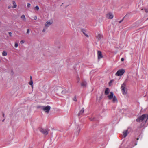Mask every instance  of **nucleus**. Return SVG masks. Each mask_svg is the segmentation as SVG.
Here are the masks:
<instances>
[{
	"label": "nucleus",
	"mask_w": 148,
	"mask_h": 148,
	"mask_svg": "<svg viewBox=\"0 0 148 148\" xmlns=\"http://www.w3.org/2000/svg\"><path fill=\"white\" fill-rule=\"evenodd\" d=\"M148 119V115L147 114H144L137 119L136 120L138 122L143 121L145 122L147 121Z\"/></svg>",
	"instance_id": "1"
},
{
	"label": "nucleus",
	"mask_w": 148,
	"mask_h": 148,
	"mask_svg": "<svg viewBox=\"0 0 148 148\" xmlns=\"http://www.w3.org/2000/svg\"><path fill=\"white\" fill-rule=\"evenodd\" d=\"M40 108L42 110L47 113L49 112L51 108V107L49 106H41Z\"/></svg>",
	"instance_id": "2"
},
{
	"label": "nucleus",
	"mask_w": 148,
	"mask_h": 148,
	"mask_svg": "<svg viewBox=\"0 0 148 148\" xmlns=\"http://www.w3.org/2000/svg\"><path fill=\"white\" fill-rule=\"evenodd\" d=\"M125 73V70L123 69H121L118 70L115 74V75L116 76H121Z\"/></svg>",
	"instance_id": "3"
},
{
	"label": "nucleus",
	"mask_w": 148,
	"mask_h": 148,
	"mask_svg": "<svg viewBox=\"0 0 148 148\" xmlns=\"http://www.w3.org/2000/svg\"><path fill=\"white\" fill-rule=\"evenodd\" d=\"M121 88L123 94L124 95L126 94L127 93V90L125 88V83H123L122 84Z\"/></svg>",
	"instance_id": "4"
},
{
	"label": "nucleus",
	"mask_w": 148,
	"mask_h": 148,
	"mask_svg": "<svg viewBox=\"0 0 148 148\" xmlns=\"http://www.w3.org/2000/svg\"><path fill=\"white\" fill-rule=\"evenodd\" d=\"M53 21L52 20H48L47 21L46 23L45 24V27L47 28L51 25Z\"/></svg>",
	"instance_id": "5"
},
{
	"label": "nucleus",
	"mask_w": 148,
	"mask_h": 148,
	"mask_svg": "<svg viewBox=\"0 0 148 148\" xmlns=\"http://www.w3.org/2000/svg\"><path fill=\"white\" fill-rule=\"evenodd\" d=\"M106 17L109 19H112L113 18V15L111 13H109L106 15Z\"/></svg>",
	"instance_id": "6"
},
{
	"label": "nucleus",
	"mask_w": 148,
	"mask_h": 148,
	"mask_svg": "<svg viewBox=\"0 0 148 148\" xmlns=\"http://www.w3.org/2000/svg\"><path fill=\"white\" fill-rule=\"evenodd\" d=\"M40 131L45 135H47L48 133L47 130L46 129L41 128L40 129Z\"/></svg>",
	"instance_id": "7"
},
{
	"label": "nucleus",
	"mask_w": 148,
	"mask_h": 148,
	"mask_svg": "<svg viewBox=\"0 0 148 148\" xmlns=\"http://www.w3.org/2000/svg\"><path fill=\"white\" fill-rule=\"evenodd\" d=\"M108 97L109 100L112 99L114 97L113 93L112 92H110V94L109 95Z\"/></svg>",
	"instance_id": "8"
},
{
	"label": "nucleus",
	"mask_w": 148,
	"mask_h": 148,
	"mask_svg": "<svg viewBox=\"0 0 148 148\" xmlns=\"http://www.w3.org/2000/svg\"><path fill=\"white\" fill-rule=\"evenodd\" d=\"M97 55L98 59H101L103 57L101 52L100 51H97Z\"/></svg>",
	"instance_id": "9"
},
{
	"label": "nucleus",
	"mask_w": 148,
	"mask_h": 148,
	"mask_svg": "<svg viewBox=\"0 0 148 148\" xmlns=\"http://www.w3.org/2000/svg\"><path fill=\"white\" fill-rule=\"evenodd\" d=\"M81 85V86L83 87H85L87 85V83L86 81L84 80L82 81Z\"/></svg>",
	"instance_id": "10"
},
{
	"label": "nucleus",
	"mask_w": 148,
	"mask_h": 148,
	"mask_svg": "<svg viewBox=\"0 0 148 148\" xmlns=\"http://www.w3.org/2000/svg\"><path fill=\"white\" fill-rule=\"evenodd\" d=\"M129 132H128V130H125L123 132V137L125 138L127 136V134L129 133Z\"/></svg>",
	"instance_id": "11"
},
{
	"label": "nucleus",
	"mask_w": 148,
	"mask_h": 148,
	"mask_svg": "<svg viewBox=\"0 0 148 148\" xmlns=\"http://www.w3.org/2000/svg\"><path fill=\"white\" fill-rule=\"evenodd\" d=\"M112 99H113L112 100V101L113 103H116L118 102V100H117V98L115 96H114Z\"/></svg>",
	"instance_id": "12"
},
{
	"label": "nucleus",
	"mask_w": 148,
	"mask_h": 148,
	"mask_svg": "<svg viewBox=\"0 0 148 148\" xmlns=\"http://www.w3.org/2000/svg\"><path fill=\"white\" fill-rule=\"evenodd\" d=\"M82 31L86 37H89L88 35L86 33V30L82 29Z\"/></svg>",
	"instance_id": "13"
},
{
	"label": "nucleus",
	"mask_w": 148,
	"mask_h": 148,
	"mask_svg": "<svg viewBox=\"0 0 148 148\" xmlns=\"http://www.w3.org/2000/svg\"><path fill=\"white\" fill-rule=\"evenodd\" d=\"M84 108H82L81 110L79 112V113L78 115L79 116L81 115H82L83 113L84 112Z\"/></svg>",
	"instance_id": "14"
},
{
	"label": "nucleus",
	"mask_w": 148,
	"mask_h": 148,
	"mask_svg": "<svg viewBox=\"0 0 148 148\" xmlns=\"http://www.w3.org/2000/svg\"><path fill=\"white\" fill-rule=\"evenodd\" d=\"M102 35L101 34H98L97 37V38L99 40L101 39V38H102Z\"/></svg>",
	"instance_id": "15"
},
{
	"label": "nucleus",
	"mask_w": 148,
	"mask_h": 148,
	"mask_svg": "<svg viewBox=\"0 0 148 148\" xmlns=\"http://www.w3.org/2000/svg\"><path fill=\"white\" fill-rule=\"evenodd\" d=\"M12 4L13 5V6L12 7L13 8H14L17 7V5L15 1H12Z\"/></svg>",
	"instance_id": "16"
},
{
	"label": "nucleus",
	"mask_w": 148,
	"mask_h": 148,
	"mask_svg": "<svg viewBox=\"0 0 148 148\" xmlns=\"http://www.w3.org/2000/svg\"><path fill=\"white\" fill-rule=\"evenodd\" d=\"M109 92L110 91L108 88H107L105 90V94L106 95H107L109 93Z\"/></svg>",
	"instance_id": "17"
},
{
	"label": "nucleus",
	"mask_w": 148,
	"mask_h": 148,
	"mask_svg": "<svg viewBox=\"0 0 148 148\" xmlns=\"http://www.w3.org/2000/svg\"><path fill=\"white\" fill-rule=\"evenodd\" d=\"M80 131V128L79 126H78L77 128V132L75 133L77 135H78Z\"/></svg>",
	"instance_id": "18"
},
{
	"label": "nucleus",
	"mask_w": 148,
	"mask_h": 148,
	"mask_svg": "<svg viewBox=\"0 0 148 148\" xmlns=\"http://www.w3.org/2000/svg\"><path fill=\"white\" fill-rule=\"evenodd\" d=\"M21 18L23 19L24 21H25V16L24 15H22L21 16Z\"/></svg>",
	"instance_id": "19"
},
{
	"label": "nucleus",
	"mask_w": 148,
	"mask_h": 148,
	"mask_svg": "<svg viewBox=\"0 0 148 148\" xmlns=\"http://www.w3.org/2000/svg\"><path fill=\"white\" fill-rule=\"evenodd\" d=\"M39 9V8L38 6H36L34 8V10L38 11Z\"/></svg>",
	"instance_id": "20"
},
{
	"label": "nucleus",
	"mask_w": 148,
	"mask_h": 148,
	"mask_svg": "<svg viewBox=\"0 0 148 148\" xmlns=\"http://www.w3.org/2000/svg\"><path fill=\"white\" fill-rule=\"evenodd\" d=\"M7 54V53L5 51H3L2 52V55L3 56H6Z\"/></svg>",
	"instance_id": "21"
},
{
	"label": "nucleus",
	"mask_w": 148,
	"mask_h": 148,
	"mask_svg": "<svg viewBox=\"0 0 148 148\" xmlns=\"http://www.w3.org/2000/svg\"><path fill=\"white\" fill-rule=\"evenodd\" d=\"M33 83V81L32 80H31L29 82V84L30 85H32Z\"/></svg>",
	"instance_id": "22"
},
{
	"label": "nucleus",
	"mask_w": 148,
	"mask_h": 148,
	"mask_svg": "<svg viewBox=\"0 0 148 148\" xmlns=\"http://www.w3.org/2000/svg\"><path fill=\"white\" fill-rule=\"evenodd\" d=\"M27 33L28 34H29L30 33V30L29 29H27Z\"/></svg>",
	"instance_id": "23"
},
{
	"label": "nucleus",
	"mask_w": 148,
	"mask_h": 148,
	"mask_svg": "<svg viewBox=\"0 0 148 148\" xmlns=\"http://www.w3.org/2000/svg\"><path fill=\"white\" fill-rule=\"evenodd\" d=\"M14 46L15 47H16V48L18 46V43H15Z\"/></svg>",
	"instance_id": "24"
},
{
	"label": "nucleus",
	"mask_w": 148,
	"mask_h": 148,
	"mask_svg": "<svg viewBox=\"0 0 148 148\" xmlns=\"http://www.w3.org/2000/svg\"><path fill=\"white\" fill-rule=\"evenodd\" d=\"M30 6H31V4H30V3H28L27 4V7H28V8H29V7H30Z\"/></svg>",
	"instance_id": "25"
},
{
	"label": "nucleus",
	"mask_w": 148,
	"mask_h": 148,
	"mask_svg": "<svg viewBox=\"0 0 148 148\" xmlns=\"http://www.w3.org/2000/svg\"><path fill=\"white\" fill-rule=\"evenodd\" d=\"M8 34H9V35L10 36H12V33L11 32H8Z\"/></svg>",
	"instance_id": "26"
},
{
	"label": "nucleus",
	"mask_w": 148,
	"mask_h": 148,
	"mask_svg": "<svg viewBox=\"0 0 148 148\" xmlns=\"http://www.w3.org/2000/svg\"><path fill=\"white\" fill-rule=\"evenodd\" d=\"M20 42L21 44H23L24 43V41L23 40H22L20 41Z\"/></svg>",
	"instance_id": "27"
},
{
	"label": "nucleus",
	"mask_w": 148,
	"mask_h": 148,
	"mask_svg": "<svg viewBox=\"0 0 148 148\" xmlns=\"http://www.w3.org/2000/svg\"><path fill=\"white\" fill-rule=\"evenodd\" d=\"M46 29H45V28H44L42 30V32H45L46 30Z\"/></svg>",
	"instance_id": "28"
},
{
	"label": "nucleus",
	"mask_w": 148,
	"mask_h": 148,
	"mask_svg": "<svg viewBox=\"0 0 148 148\" xmlns=\"http://www.w3.org/2000/svg\"><path fill=\"white\" fill-rule=\"evenodd\" d=\"M37 19V17L36 16H35L34 17V19L35 20H36Z\"/></svg>",
	"instance_id": "29"
},
{
	"label": "nucleus",
	"mask_w": 148,
	"mask_h": 148,
	"mask_svg": "<svg viewBox=\"0 0 148 148\" xmlns=\"http://www.w3.org/2000/svg\"><path fill=\"white\" fill-rule=\"evenodd\" d=\"M77 82L79 83L80 81V79L79 77L77 78Z\"/></svg>",
	"instance_id": "30"
},
{
	"label": "nucleus",
	"mask_w": 148,
	"mask_h": 148,
	"mask_svg": "<svg viewBox=\"0 0 148 148\" xmlns=\"http://www.w3.org/2000/svg\"><path fill=\"white\" fill-rule=\"evenodd\" d=\"M73 100H74V101H77L76 98V97H75V98H74Z\"/></svg>",
	"instance_id": "31"
},
{
	"label": "nucleus",
	"mask_w": 148,
	"mask_h": 148,
	"mask_svg": "<svg viewBox=\"0 0 148 148\" xmlns=\"http://www.w3.org/2000/svg\"><path fill=\"white\" fill-rule=\"evenodd\" d=\"M145 11L146 12H148V10L147 9H145Z\"/></svg>",
	"instance_id": "32"
},
{
	"label": "nucleus",
	"mask_w": 148,
	"mask_h": 148,
	"mask_svg": "<svg viewBox=\"0 0 148 148\" xmlns=\"http://www.w3.org/2000/svg\"><path fill=\"white\" fill-rule=\"evenodd\" d=\"M124 60V59L123 58H122L121 59V61H123Z\"/></svg>",
	"instance_id": "33"
},
{
	"label": "nucleus",
	"mask_w": 148,
	"mask_h": 148,
	"mask_svg": "<svg viewBox=\"0 0 148 148\" xmlns=\"http://www.w3.org/2000/svg\"><path fill=\"white\" fill-rule=\"evenodd\" d=\"M11 6H8V9H10V8H11Z\"/></svg>",
	"instance_id": "34"
},
{
	"label": "nucleus",
	"mask_w": 148,
	"mask_h": 148,
	"mask_svg": "<svg viewBox=\"0 0 148 148\" xmlns=\"http://www.w3.org/2000/svg\"><path fill=\"white\" fill-rule=\"evenodd\" d=\"M89 119H90V120L91 121H92V120H94L93 119H91L90 118Z\"/></svg>",
	"instance_id": "35"
},
{
	"label": "nucleus",
	"mask_w": 148,
	"mask_h": 148,
	"mask_svg": "<svg viewBox=\"0 0 148 148\" xmlns=\"http://www.w3.org/2000/svg\"><path fill=\"white\" fill-rule=\"evenodd\" d=\"M122 21V20H121L119 21V23H120Z\"/></svg>",
	"instance_id": "36"
},
{
	"label": "nucleus",
	"mask_w": 148,
	"mask_h": 148,
	"mask_svg": "<svg viewBox=\"0 0 148 148\" xmlns=\"http://www.w3.org/2000/svg\"><path fill=\"white\" fill-rule=\"evenodd\" d=\"M30 79H31V80H32V77L31 76L30 77Z\"/></svg>",
	"instance_id": "37"
},
{
	"label": "nucleus",
	"mask_w": 148,
	"mask_h": 148,
	"mask_svg": "<svg viewBox=\"0 0 148 148\" xmlns=\"http://www.w3.org/2000/svg\"><path fill=\"white\" fill-rule=\"evenodd\" d=\"M137 140H138L139 139V138H137Z\"/></svg>",
	"instance_id": "38"
},
{
	"label": "nucleus",
	"mask_w": 148,
	"mask_h": 148,
	"mask_svg": "<svg viewBox=\"0 0 148 148\" xmlns=\"http://www.w3.org/2000/svg\"><path fill=\"white\" fill-rule=\"evenodd\" d=\"M148 18H147V20H148Z\"/></svg>",
	"instance_id": "39"
},
{
	"label": "nucleus",
	"mask_w": 148,
	"mask_h": 148,
	"mask_svg": "<svg viewBox=\"0 0 148 148\" xmlns=\"http://www.w3.org/2000/svg\"><path fill=\"white\" fill-rule=\"evenodd\" d=\"M1 0H0V1H1Z\"/></svg>",
	"instance_id": "40"
}]
</instances>
